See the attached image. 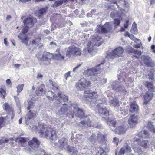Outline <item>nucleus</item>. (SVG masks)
<instances>
[{"mask_svg": "<svg viewBox=\"0 0 155 155\" xmlns=\"http://www.w3.org/2000/svg\"><path fill=\"white\" fill-rule=\"evenodd\" d=\"M35 128L33 127V130L40 134L42 137H45L51 140H56L58 137L56 132L57 130L55 128L47 127L43 123L39 124L36 126Z\"/></svg>", "mask_w": 155, "mask_h": 155, "instance_id": "nucleus-1", "label": "nucleus"}, {"mask_svg": "<svg viewBox=\"0 0 155 155\" xmlns=\"http://www.w3.org/2000/svg\"><path fill=\"white\" fill-rule=\"evenodd\" d=\"M36 18H27L23 21L24 26L20 34V35H22V36L18 35V37L22 41V42L27 46L28 45V37L25 34L27 33L28 28L33 26L34 23L36 22Z\"/></svg>", "mask_w": 155, "mask_h": 155, "instance_id": "nucleus-2", "label": "nucleus"}, {"mask_svg": "<svg viewBox=\"0 0 155 155\" xmlns=\"http://www.w3.org/2000/svg\"><path fill=\"white\" fill-rule=\"evenodd\" d=\"M73 111L72 113L73 114L75 113L77 117L84 119L82 121L78 123V125L82 128L91 126V123L90 119L88 117L85 116L84 112L77 107H73Z\"/></svg>", "mask_w": 155, "mask_h": 155, "instance_id": "nucleus-3", "label": "nucleus"}, {"mask_svg": "<svg viewBox=\"0 0 155 155\" xmlns=\"http://www.w3.org/2000/svg\"><path fill=\"white\" fill-rule=\"evenodd\" d=\"M92 39V42L90 43L87 50V48H85L84 49V51L86 52L87 51L91 55H93L94 54L93 53L94 52L93 49V45L96 46H99L103 43V40L99 36L95 35L93 36Z\"/></svg>", "mask_w": 155, "mask_h": 155, "instance_id": "nucleus-4", "label": "nucleus"}, {"mask_svg": "<svg viewBox=\"0 0 155 155\" xmlns=\"http://www.w3.org/2000/svg\"><path fill=\"white\" fill-rule=\"evenodd\" d=\"M124 52V49L121 47L117 48L112 50L110 53L106 57L107 59H113L114 57H120L122 56Z\"/></svg>", "mask_w": 155, "mask_h": 155, "instance_id": "nucleus-5", "label": "nucleus"}, {"mask_svg": "<svg viewBox=\"0 0 155 155\" xmlns=\"http://www.w3.org/2000/svg\"><path fill=\"white\" fill-rule=\"evenodd\" d=\"M57 146L61 148H64L66 150L70 152H73V150L74 148L68 145V140L67 139L64 138H62L60 139L57 144Z\"/></svg>", "mask_w": 155, "mask_h": 155, "instance_id": "nucleus-6", "label": "nucleus"}, {"mask_svg": "<svg viewBox=\"0 0 155 155\" xmlns=\"http://www.w3.org/2000/svg\"><path fill=\"white\" fill-rule=\"evenodd\" d=\"M91 84V82L83 78L81 79L78 82L76 83L75 86L78 90L81 91L83 90Z\"/></svg>", "mask_w": 155, "mask_h": 155, "instance_id": "nucleus-7", "label": "nucleus"}, {"mask_svg": "<svg viewBox=\"0 0 155 155\" xmlns=\"http://www.w3.org/2000/svg\"><path fill=\"white\" fill-rule=\"evenodd\" d=\"M71 110H72L71 108L64 103L59 110L58 113L60 114H65L68 111L67 113V116L70 118H73L74 117V114L72 113Z\"/></svg>", "mask_w": 155, "mask_h": 155, "instance_id": "nucleus-8", "label": "nucleus"}, {"mask_svg": "<svg viewBox=\"0 0 155 155\" xmlns=\"http://www.w3.org/2000/svg\"><path fill=\"white\" fill-rule=\"evenodd\" d=\"M52 57V54L49 53L44 52L40 60V64L41 65H48L49 64Z\"/></svg>", "mask_w": 155, "mask_h": 155, "instance_id": "nucleus-9", "label": "nucleus"}, {"mask_svg": "<svg viewBox=\"0 0 155 155\" xmlns=\"http://www.w3.org/2000/svg\"><path fill=\"white\" fill-rule=\"evenodd\" d=\"M102 64H101L96 67L85 70L83 73L87 77L95 75L98 72L100 71V68L99 67Z\"/></svg>", "mask_w": 155, "mask_h": 155, "instance_id": "nucleus-10", "label": "nucleus"}, {"mask_svg": "<svg viewBox=\"0 0 155 155\" xmlns=\"http://www.w3.org/2000/svg\"><path fill=\"white\" fill-rule=\"evenodd\" d=\"M8 114L6 117H1L0 118V129L3 127L4 125V120L7 118H10L11 119H13L14 117L15 113L12 108H10Z\"/></svg>", "mask_w": 155, "mask_h": 155, "instance_id": "nucleus-11", "label": "nucleus"}, {"mask_svg": "<svg viewBox=\"0 0 155 155\" xmlns=\"http://www.w3.org/2000/svg\"><path fill=\"white\" fill-rule=\"evenodd\" d=\"M112 28L111 25L109 23H106L103 25L100 26L97 29L99 32L106 33L110 31Z\"/></svg>", "mask_w": 155, "mask_h": 155, "instance_id": "nucleus-12", "label": "nucleus"}, {"mask_svg": "<svg viewBox=\"0 0 155 155\" xmlns=\"http://www.w3.org/2000/svg\"><path fill=\"white\" fill-rule=\"evenodd\" d=\"M85 96L87 98L91 99V103H94L95 102L96 99L97 97V94L96 92L92 91H88V92L85 91Z\"/></svg>", "mask_w": 155, "mask_h": 155, "instance_id": "nucleus-13", "label": "nucleus"}, {"mask_svg": "<svg viewBox=\"0 0 155 155\" xmlns=\"http://www.w3.org/2000/svg\"><path fill=\"white\" fill-rule=\"evenodd\" d=\"M40 142L36 138L34 137L33 139L28 142V144L33 150L36 151L39 147Z\"/></svg>", "mask_w": 155, "mask_h": 155, "instance_id": "nucleus-14", "label": "nucleus"}, {"mask_svg": "<svg viewBox=\"0 0 155 155\" xmlns=\"http://www.w3.org/2000/svg\"><path fill=\"white\" fill-rule=\"evenodd\" d=\"M122 84V82L121 81L119 82V81H115L113 83L112 86L114 89H116L117 91L125 93L126 91L123 87L121 85Z\"/></svg>", "mask_w": 155, "mask_h": 155, "instance_id": "nucleus-15", "label": "nucleus"}, {"mask_svg": "<svg viewBox=\"0 0 155 155\" xmlns=\"http://www.w3.org/2000/svg\"><path fill=\"white\" fill-rule=\"evenodd\" d=\"M141 59L142 61L146 66L152 67L154 66V62L150 57L143 55L141 56Z\"/></svg>", "mask_w": 155, "mask_h": 155, "instance_id": "nucleus-16", "label": "nucleus"}, {"mask_svg": "<svg viewBox=\"0 0 155 155\" xmlns=\"http://www.w3.org/2000/svg\"><path fill=\"white\" fill-rule=\"evenodd\" d=\"M97 109L100 114L106 116L108 115V111L107 110L102 103H99L97 105Z\"/></svg>", "mask_w": 155, "mask_h": 155, "instance_id": "nucleus-17", "label": "nucleus"}, {"mask_svg": "<svg viewBox=\"0 0 155 155\" xmlns=\"http://www.w3.org/2000/svg\"><path fill=\"white\" fill-rule=\"evenodd\" d=\"M138 120L137 116L134 114L130 115L128 120L129 124L130 127H134L137 123Z\"/></svg>", "mask_w": 155, "mask_h": 155, "instance_id": "nucleus-18", "label": "nucleus"}, {"mask_svg": "<svg viewBox=\"0 0 155 155\" xmlns=\"http://www.w3.org/2000/svg\"><path fill=\"white\" fill-rule=\"evenodd\" d=\"M139 110V107L135 101L130 103L129 112L131 113H137Z\"/></svg>", "mask_w": 155, "mask_h": 155, "instance_id": "nucleus-19", "label": "nucleus"}, {"mask_svg": "<svg viewBox=\"0 0 155 155\" xmlns=\"http://www.w3.org/2000/svg\"><path fill=\"white\" fill-rule=\"evenodd\" d=\"M152 97L153 94L152 93L150 92L146 93L143 96L144 98V107H147V104H148L149 101L151 99Z\"/></svg>", "mask_w": 155, "mask_h": 155, "instance_id": "nucleus-20", "label": "nucleus"}, {"mask_svg": "<svg viewBox=\"0 0 155 155\" xmlns=\"http://www.w3.org/2000/svg\"><path fill=\"white\" fill-rule=\"evenodd\" d=\"M131 151L130 147L127 144L125 145L120 149L119 154L120 155H124L125 153H130Z\"/></svg>", "mask_w": 155, "mask_h": 155, "instance_id": "nucleus-21", "label": "nucleus"}, {"mask_svg": "<svg viewBox=\"0 0 155 155\" xmlns=\"http://www.w3.org/2000/svg\"><path fill=\"white\" fill-rule=\"evenodd\" d=\"M56 98L57 100L61 103L63 102H66L68 100V97L61 93H58V97H57Z\"/></svg>", "mask_w": 155, "mask_h": 155, "instance_id": "nucleus-22", "label": "nucleus"}, {"mask_svg": "<svg viewBox=\"0 0 155 155\" xmlns=\"http://www.w3.org/2000/svg\"><path fill=\"white\" fill-rule=\"evenodd\" d=\"M74 47H70L67 49L66 53V56L68 58L70 57L71 56L74 54Z\"/></svg>", "mask_w": 155, "mask_h": 155, "instance_id": "nucleus-23", "label": "nucleus"}, {"mask_svg": "<svg viewBox=\"0 0 155 155\" xmlns=\"http://www.w3.org/2000/svg\"><path fill=\"white\" fill-rule=\"evenodd\" d=\"M126 131V127L124 125L118 126L115 129V132L118 134H121Z\"/></svg>", "mask_w": 155, "mask_h": 155, "instance_id": "nucleus-24", "label": "nucleus"}, {"mask_svg": "<svg viewBox=\"0 0 155 155\" xmlns=\"http://www.w3.org/2000/svg\"><path fill=\"white\" fill-rule=\"evenodd\" d=\"M145 84L149 91L151 92H154L155 91V88L154 87L152 83L148 82H146L145 83Z\"/></svg>", "mask_w": 155, "mask_h": 155, "instance_id": "nucleus-25", "label": "nucleus"}, {"mask_svg": "<svg viewBox=\"0 0 155 155\" xmlns=\"http://www.w3.org/2000/svg\"><path fill=\"white\" fill-rule=\"evenodd\" d=\"M138 135L140 138H145L148 137L149 136L147 131L144 130L139 133Z\"/></svg>", "mask_w": 155, "mask_h": 155, "instance_id": "nucleus-26", "label": "nucleus"}, {"mask_svg": "<svg viewBox=\"0 0 155 155\" xmlns=\"http://www.w3.org/2000/svg\"><path fill=\"white\" fill-rule=\"evenodd\" d=\"M153 122V121H149L147 124V127L150 130L153 132H155V129L153 125L152 124Z\"/></svg>", "mask_w": 155, "mask_h": 155, "instance_id": "nucleus-27", "label": "nucleus"}, {"mask_svg": "<svg viewBox=\"0 0 155 155\" xmlns=\"http://www.w3.org/2000/svg\"><path fill=\"white\" fill-rule=\"evenodd\" d=\"M54 59L58 61H62L64 59L65 57L61 55L60 53L55 54H54Z\"/></svg>", "mask_w": 155, "mask_h": 155, "instance_id": "nucleus-28", "label": "nucleus"}, {"mask_svg": "<svg viewBox=\"0 0 155 155\" xmlns=\"http://www.w3.org/2000/svg\"><path fill=\"white\" fill-rule=\"evenodd\" d=\"M64 2V0H59L55 1L54 4H52L51 7L54 8L57 7L62 4Z\"/></svg>", "mask_w": 155, "mask_h": 155, "instance_id": "nucleus-29", "label": "nucleus"}, {"mask_svg": "<svg viewBox=\"0 0 155 155\" xmlns=\"http://www.w3.org/2000/svg\"><path fill=\"white\" fill-rule=\"evenodd\" d=\"M46 8H43L36 11L35 13V15L39 17L41 16L46 11Z\"/></svg>", "mask_w": 155, "mask_h": 155, "instance_id": "nucleus-30", "label": "nucleus"}, {"mask_svg": "<svg viewBox=\"0 0 155 155\" xmlns=\"http://www.w3.org/2000/svg\"><path fill=\"white\" fill-rule=\"evenodd\" d=\"M96 152L97 155H106V152L101 147L98 148Z\"/></svg>", "mask_w": 155, "mask_h": 155, "instance_id": "nucleus-31", "label": "nucleus"}, {"mask_svg": "<svg viewBox=\"0 0 155 155\" xmlns=\"http://www.w3.org/2000/svg\"><path fill=\"white\" fill-rule=\"evenodd\" d=\"M35 116V113L31 112V110H29L26 115L25 118L27 120H30L33 118Z\"/></svg>", "mask_w": 155, "mask_h": 155, "instance_id": "nucleus-32", "label": "nucleus"}, {"mask_svg": "<svg viewBox=\"0 0 155 155\" xmlns=\"http://www.w3.org/2000/svg\"><path fill=\"white\" fill-rule=\"evenodd\" d=\"M148 143V140L141 139L140 140L139 144L140 146L144 147H147Z\"/></svg>", "mask_w": 155, "mask_h": 155, "instance_id": "nucleus-33", "label": "nucleus"}, {"mask_svg": "<svg viewBox=\"0 0 155 155\" xmlns=\"http://www.w3.org/2000/svg\"><path fill=\"white\" fill-rule=\"evenodd\" d=\"M119 101L118 99L115 98L113 100H110L109 101L110 104L113 106H117L118 104Z\"/></svg>", "mask_w": 155, "mask_h": 155, "instance_id": "nucleus-34", "label": "nucleus"}, {"mask_svg": "<svg viewBox=\"0 0 155 155\" xmlns=\"http://www.w3.org/2000/svg\"><path fill=\"white\" fill-rule=\"evenodd\" d=\"M8 141V138H3L0 140V149L4 147L5 143H7Z\"/></svg>", "mask_w": 155, "mask_h": 155, "instance_id": "nucleus-35", "label": "nucleus"}, {"mask_svg": "<svg viewBox=\"0 0 155 155\" xmlns=\"http://www.w3.org/2000/svg\"><path fill=\"white\" fill-rule=\"evenodd\" d=\"M133 52L135 53V55H134V56L137 58H139L141 54V51L136 49L133 50Z\"/></svg>", "mask_w": 155, "mask_h": 155, "instance_id": "nucleus-36", "label": "nucleus"}, {"mask_svg": "<svg viewBox=\"0 0 155 155\" xmlns=\"http://www.w3.org/2000/svg\"><path fill=\"white\" fill-rule=\"evenodd\" d=\"M120 110L121 112L120 113L123 115H125L128 114V111L127 110L125 109L124 106L121 107Z\"/></svg>", "mask_w": 155, "mask_h": 155, "instance_id": "nucleus-37", "label": "nucleus"}, {"mask_svg": "<svg viewBox=\"0 0 155 155\" xmlns=\"http://www.w3.org/2000/svg\"><path fill=\"white\" fill-rule=\"evenodd\" d=\"M0 94L2 95V98L4 99L6 93L5 90L3 88L1 87L0 88Z\"/></svg>", "mask_w": 155, "mask_h": 155, "instance_id": "nucleus-38", "label": "nucleus"}, {"mask_svg": "<svg viewBox=\"0 0 155 155\" xmlns=\"http://www.w3.org/2000/svg\"><path fill=\"white\" fill-rule=\"evenodd\" d=\"M24 84H23L21 85H18L17 87V95H19V93L21 92L24 86Z\"/></svg>", "mask_w": 155, "mask_h": 155, "instance_id": "nucleus-39", "label": "nucleus"}, {"mask_svg": "<svg viewBox=\"0 0 155 155\" xmlns=\"http://www.w3.org/2000/svg\"><path fill=\"white\" fill-rule=\"evenodd\" d=\"M104 139V136L101 133H99L97 134V140L99 142L103 140Z\"/></svg>", "mask_w": 155, "mask_h": 155, "instance_id": "nucleus-40", "label": "nucleus"}, {"mask_svg": "<svg viewBox=\"0 0 155 155\" xmlns=\"http://www.w3.org/2000/svg\"><path fill=\"white\" fill-rule=\"evenodd\" d=\"M3 107L4 109L6 110L7 112H9L10 109L12 108L9 106L8 103H5L3 105Z\"/></svg>", "mask_w": 155, "mask_h": 155, "instance_id": "nucleus-41", "label": "nucleus"}, {"mask_svg": "<svg viewBox=\"0 0 155 155\" xmlns=\"http://www.w3.org/2000/svg\"><path fill=\"white\" fill-rule=\"evenodd\" d=\"M74 54L76 55L80 56L81 53L80 48L74 47Z\"/></svg>", "mask_w": 155, "mask_h": 155, "instance_id": "nucleus-42", "label": "nucleus"}, {"mask_svg": "<svg viewBox=\"0 0 155 155\" xmlns=\"http://www.w3.org/2000/svg\"><path fill=\"white\" fill-rule=\"evenodd\" d=\"M40 41L41 39L40 38H36L32 41V44L35 46H37L38 45V43L40 42Z\"/></svg>", "mask_w": 155, "mask_h": 155, "instance_id": "nucleus-43", "label": "nucleus"}, {"mask_svg": "<svg viewBox=\"0 0 155 155\" xmlns=\"http://www.w3.org/2000/svg\"><path fill=\"white\" fill-rule=\"evenodd\" d=\"M107 124L110 126H111L114 127H115L116 122L114 120H109L107 122Z\"/></svg>", "mask_w": 155, "mask_h": 155, "instance_id": "nucleus-44", "label": "nucleus"}, {"mask_svg": "<svg viewBox=\"0 0 155 155\" xmlns=\"http://www.w3.org/2000/svg\"><path fill=\"white\" fill-rule=\"evenodd\" d=\"M110 17L112 18L115 17H119L120 15L117 14V12L116 11H113L111 12L110 15Z\"/></svg>", "mask_w": 155, "mask_h": 155, "instance_id": "nucleus-45", "label": "nucleus"}, {"mask_svg": "<svg viewBox=\"0 0 155 155\" xmlns=\"http://www.w3.org/2000/svg\"><path fill=\"white\" fill-rule=\"evenodd\" d=\"M33 104L34 103L32 101H29L28 103V107H27V109L28 110H29L31 108H32L33 107Z\"/></svg>", "mask_w": 155, "mask_h": 155, "instance_id": "nucleus-46", "label": "nucleus"}, {"mask_svg": "<svg viewBox=\"0 0 155 155\" xmlns=\"http://www.w3.org/2000/svg\"><path fill=\"white\" fill-rule=\"evenodd\" d=\"M18 141L21 143H25L28 140V139L26 138L21 137L18 139Z\"/></svg>", "mask_w": 155, "mask_h": 155, "instance_id": "nucleus-47", "label": "nucleus"}, {"mask_svg": "<svg viewBox=\"0 0 155 155\" xmlns=\"http://www.w3.org/2000/svg\"><path fill=\"white\" fill-rule=\"evenodd\" d=\"M89 140L91 142H95L96 140V136L94 135L91 136L89 138Z\"/></svg>", "mask_w": 155, "mask_h": 155, "instance_id": "nucleus-48", "label": "nucleus"}, {"mask_svg": "<svg viewBox=\"0 0 155 155\" xmlns=\"http://www.w3.org/2000/svg\"><path fill=\"white\" fill-rule=\"evenodd\" d=\"M41 87H42V88L39 90H38V91H36L37 93L38 91V93L37 94L38 95L42 94L44 92V90L43 88L44 87V86L43 84H41Z\"/></svg>", "mask_w": 155, "mask_h": 155, "instance_id": "nucleus-49", "label": "nucleus"}, {"mask_svg": "<svg viewBox=\"0 0 155 155\" xmlns=\"http://www.w3.org/2000/svg\"><path fill=\"white\" fill-rule=\"evenodd\" d=\"M129 37L131 40L134 41L135 42H137V41H140L139 39H138L136 38H135L134 37V35H133L130 34V35H129Z\"/></svg>", "mask_w": 155, "mask_h": 155, "instance_id": "nucleus-50", "label": "nucleus"}, {"mask_svg": "<svg viewBox=\"0 0 155 155\" xmlns=\"http://www.w3.org/2000/svg\"><path fill=\"white\" fill-rule=\"evenodd\" d=\"M48 96H50L51 97H53V98L57 97V96H55V94L53 92L51 91H49L47 93Z\"/></svg>", "mask_w": 155, "mask_h": 155, "instance_id": "nucleus-51", "label": "nucleus"}, {"mask_svg": "<svg viewBox=\"0 0 155 155\" xmlns=\"http://www.w3.org/2000/svg\"><path fill=\"white\" fill-rule=\"evenodd\" d=\"M71 155H88L86 153H81V154L78 153V151L77 150H75L73 152Z\"/></svg>", "mask_w": 155, "mask_h": 155, "instance_id": "nucleus-52", "label": "nucleus"}, {"mask_svg": "<svg viewBox=\"0 0 155 155\" xmlns=\"http://www.w3.org/2000/svg\"><path fill=\"white\" fill-rule=\"evenodd\" d=\"M114 22L116 25H118L120 23V21L118 19H114Z\"/></svg>", "mask_w": 155, "mask_h": 155, "instance_id": "nucleus-53", "label": "nucleus"}, {"mask_svg": "<svg viewBox=\"0 0 155 155\" xmlns=\"http://www.w3.org/2000/svg\"><path fill=\"white\" fill-rule=\"evenodd\" d=\"M14 98L16 104L18 105L19 104V98L15 96H14Z\"/></svg>", "mask_w": 155, "mask_h": 155, "instance_id": "nucleus-54", "label": "nucleus"}, {"mask_svg": "<svg viewBox=\"0 0 155 155\" xmlns=\"http://www.w3.org/2000/svg\"><path fill=\"white\" fill-rule=\"evenodd\" d=\"M70 71H69L68 72H67V73H66L65 74L64 77L66 80L67 79V78L68 77H70Z\"/></svg>", "mask_w": 155, "mask_h": 155, "instance_id": "nucleus-55", "label": "nucleus"}, {"mask_svg": "<svg viewBox=\"0 0 155 155\" xmlns=\"http://www.w3.org/2000/svg\"><path fill=\"white\" fill-rule=\"evenodd\" d=\"M25 150L28 153H31V152H32L31 149L29 147H26L25 148Z\"/></svg>", "mask_w": 155, "mask_h": 155, "instance_id": "nucleus-56", "label": "nucleus"}, {"mask_svg": "<svg viewBox=\"0 0 155 155\" xmlns=\"http://www.w3.org/2000/svg\"><path fill=\"white\" fill-rule=\"evenodd\" d=\"M129 21L128 20H126L125 23L124 24V27L125 28H127L128 27V26Z\"/></svg>", "mask_w": 155, "mask_h": 155, "instance_id": "nucleus-57", "label": "nucleus"}, {"mask_svg": "<svg viewBox=\"0 0 155 155\" xmlns=\"http://www.w3.org/2000/svg\"><path fill=\"white\" fill-rule=\"evenodd\" d=\"M141 45V44L140 43V44H138L134 45L133 46V47L134 48H140Z\"/></svg>", "mask_w": 155, "mask_h": 155, "instance_id": "nucleus-58", "label": "nucleus"}, {"mask_svg": "<svg viewBox=\"0 0 155 155\" xmlns=\"http://www.w3.org/2000/svg\"><path fill=\"white\" fill-rule=\"evenodd\" d=\"M113 141L116 143L117 146L118 144V139L115 137L113 139Z\"/></svg>", "mask_w": 155, "mask_h": 155, "instance_id": "nucleus-59", "label": "nucleus"}, {"mask_svg": "<svg viewBox=\"0 0 155 155\" xmlns=\"http://www.w3.org/2000/svg\"><path fill=\"white\" fill-rule=\"evenodd\" d=\"M107 82V79H106L103 78L101 81V84H103L106 83Z\"/></svg>", "mask_w": 155, "mask_h": 155, "instance_id": "nucleus-60", "label": "nucleus"}, {"mask_svg": "<svg viewBox=\"0 0 155 155\" xmlns=\"http://www.w3.org/2000/svg\"><path fill=\"white\" fill-rule=\"evenodd\" d=\"M81 64H79L76 67H75L74 68H73V71L74 72H75L76 71H75L79 67L81 66Z\"/></svg>", "mask_w": 155, "mask_h": 155, "instance_id": "nucleus-61", "label": "nucleus"}, {"mask_svg": "<svg viewBox=\"0 0 155 155\" xmlns=\"http://www.w3.org/2000/svg\"><path fill=\"white\" fill-rule=\"evenodd\" d=\"M4 43L6 46H8L9 45L7 41V39L6 38L4 39Z\"/></svg>", "mask_w": 155, "mask_h": 155, "instance_id": "nucleus-62", "label": "nucleus"}, {"mask_svg": "<svg viewBox=\"0 0 155 155\" xmlns=\"http://www.w3.org/2000/svg\"><path fill=\"white\" fill-rule=\"evenodd\" d=\"M109 1L111 3L117 4V0H109Z\"/></svg>", "mask_w": 155, "mask_h": 155, "instance_id": "nucleus-63", "label": "nucleus"}, {"mask_svg": "<svg viewBox=\"0 0 155 155\" xmlns=\"http://www.w3.org/2000/svg\"><path fill=\"white\" fill-rule=\"evenodd\" d=\"M151 48L152 50V51L155 53V45H152L151 46Z\"/></svg>", "mask_w": 155, "mask_h": 155, "instance_id": "nucleus-64", "label": "nucleus"}]
</instances>
